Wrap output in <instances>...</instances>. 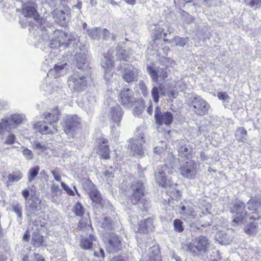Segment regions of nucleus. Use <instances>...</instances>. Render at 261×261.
<instances>
[{
	"mask_svg": "<svg viewBox=\"0 0 261 261\" xmlns=\"http://www.w3.org/2000/svg\"><path fill=\"white\" fill-rule=\"evenodd\" d=\"M39 169V166H36L29 170L28 172V180L29 182H31L34 179L35 177L38 175Z\"/></svg>",
	"mask_w": 261,
	"mask_h": 261,
	"instance_id": "nucleus-39",
	"label": "nucleus"
},
{
	"mask_svg": "<svg viewBox=\"0 0 261 261\" xmlns=\"http://www.w3.org/2000/svg\"><path fill=\"white\" fill-rule=\"evenodd\" d=\"M90 193L91 194L89 195V196L92 201L98 204L99 206H104L107 201L106 199L101 198L100 194L97 190L90 192Z\"/></svg>",
	"mask_w": 261,
	"mask_h": 261,
	"instance_id": "nucleus-27",
	"label": "nucleus"
},
{
	"mask_svg": "<svg viewBox=\"0 0 261 261\" xmlns=\"http://www.w3.org/2000/svg\"><path fill=\"white\" fill-rule=\"evenodd\" d=\"M61 186L68 194L70 196H73L74 195V193L73 190L65 183L61 182Z\"/></svg>",
	"mask_w": 261,
	"mask_h": 261,
	"instance_id": "nucleus-50",
	"label": "nucleus"
},
{
	"mask_svg": "<svg viewBox=\"0 0 261 261\" xmlns=\"http://www.w3.org/2000/svg\"><path fill=\"white\" fill-rule=\"evenodd\" d=\"M172 43L177 46H184L187 44L188 39L176 36L173 39Z\"/></svg>",
	"mask_w": 261,
	"mask_h": 261,
	"instance_id": "nucleus-42",
	"label": "nucleus"
},
{
	"mask_svg": "<svg viewBox=\"0 0 261 261\" xmlns=\"http://www.w3.org/2000/svg\"><path fill=\"white\" fill-rule=\"evenodd\" d=\"M161 255L158 247L153 246L149 249L148 256L147 259H142L141 261H161Z\"/></svg>",
	"mask_w": 261,
	"mask_h": 261,
	"instance_id": "nucleus-25",
	"label": "nucleus"
},
{
	"mask_svg": "<svg viewBox=\"0 0 261 261\" xmlns=\"http://www.w3.org/2000/svg\"><path fill=\"white\" fill-rule=\"evenodd\" d=\"M217 96L220 100H221L224 102H228L229 99H230V97L226 92H218L217 94Z\"/></svg>",
	"mask_w": 261,
	"mask_h": 261,
	"instance_id": "nucleus-47",
	"label": "nucleus"
},
{
	"mask_svg": "<svg viewBox=\"0 0 261 261\" xmlns=\"http://www.w3.org/2000/svg\"><path fill=\"white\" fill-rule=\"evenodd\" d=\"M32 241L33 242L34 246L39 247L43 242V237L38 233H34L33 234Z\"/></svg>",
	"mask_w": 261,
	"mask_h": 261,
	"instance_id": "nucleus-36",
	"label": "nucleus"
},
{
	"mask_svg": "<svg viewBox=\"0 0 261 261\" xmlns=\"http://www.w3.org/2000/svg\"><path fill=\"white\" fill-rule=\"evenodd\" d=\"M113 76V69L104 70V79L107 81H110Z\"/></svg>",
	"mask_w": 261,
	"mask_h": 261,
	"instance_id": "nucleus-53",
	"label": "nucleus"
},
{
	"mask_svg": "<svg viewBox=\"0 0 261 261\" xmlns=\"http://www.w3.org/2000/svg\"><path fill=\"white\" fill-rule=\"evenodd\" d=\"M257 224L256 222L251 223L245 228V232L249 235H254L257 232Z\"/></svg>",
	"mask_w": 261,
	"mask_h": 261,
	"instance_id": "nucleus-35",
	"label": "nucleus"
},
{
	"mask_svg": "<svg viewBox=\"0 0 261 261\" xmlns=\"http://www.w3.org/2000/svg\"><path fill=\"white\" fill-rule=\"evenodd\" d=\"M51 173L52 174L53 176H54V179L58 181H60L61 180V177L60 175L59 172L57 170H51L50 171Z\"/></svg>",
	"mask_w": 261,
	"mask_h": 261,
	"instance_id": "nucleus-61",
	"label": "nucleus"
},
{
	"mask_svg": "<svg viewBox=\"0 0 261 261\" xmlns=\"http://www.w3.org/2000/svg\"><path fill=\"white\" fill-rule=\"evenodd\" d=\"M145 141L142 136H138L137 137L132 138L128 145L130 147L132 152L134 155H137L142 157L144 154V150L143 145Z\"/></svg>",
	"mask_w": 261,
	"mask_h": 261,
	"instance_id": "nucleus-14",
	"label": "nucleus"
},
{
	"mask_svg": "<svg viewBox=\"0 0 261 261\" xmlns=\"http://www.w3.org/2000/svg\"><path fill=\"white\" fill-rule=\"evenodd\" d=\"M98 151L101 158L105 159L110 158V150L108 146V141L103 138H99L97 139Z\"/></svg>",
	"mask_w": 261,
	"mask_h": 261,
	"instance_id": "nucleus-20",
	"label": "nucleus"
},
{
	"mask_svg": "<svg viewBox=\"0 0 261 261\" xmlns=\"http://www.w3.org/2000/svg\"><path fill=\"white\" fill-rule=\"evenodd\" d=\"M22 153L24 156L28 160H32L33 158L32 151L28 148L24 149L22 151Z\"/></svg>",
	"mask_w": 261,
	"mask_h": 261,
	"instance_id": "nucleus-51",
	"label": "nucleus"
},
{
	"mask_svg": "<svg viewBox=\"0 0 261 261\" xmlns=\"http://www.w3.org/2000/svg\"><path fill=\"white\" fill-rule=\"evenodd\" d=\"M41 39L43 42H50L49 45L51 48H57L62 46L67 47L73 43H76V38L72 35L59 30H54L51 26L45 28L40 26V28ZM40 33V32H39Z\"/></svg>",
	"mask_w": 261,
	"mask_h": 261,
	"instance_id": "nucleus-2",
	"label": "nucleus"
},
{
	"mask_svg": "<svg viewBox=\"0 0 261 261\" xmlns=\"http://www.w3.org/2000/svg\"><path fill=\"white\" fill-rule=\"evenodd\" d=\"M101 66L103 70H109L113 68V63L110 57L104 56L101 59Z\"/></svg>",
	"mask_w": 261,
	"mask_h": 261,
	"instance_id": "nucleus-31",
	"label": "nucleus"
},
{
	"mask_svg": "<svg viewBox=\"0 0 261 261\" xmlns=\"http://www.w3.org/2000/svg\"><path fill=\"white\" fill-rule=\"evenodd\" d=\"M146 226L148 229V231L152 230L153 228V220L151 218H148L147 219L144 220Z\"/></svg>",
	"mask_w": 261,
	"mask_h": 261,
	"instance_id": "nucleus-60",
	"label": "nucleus"
},
{
	"mask_svg": "<svg viewBox=\"0 0 261 261\" xmlns=\"http://www.w3.org/2000/svg\"><path fill=\"white\" fill-rule=\"evenodd\" d=\"M81 123V118L77 115H68L64 117L61 124L65 133L69 136L73 137L76 129Z\"/></svg>",
	"mask_w": 261,
	"mask_h": 261,
	"instance_id": "nucleus-10",
	"label": "nucleus"
},
{
	"mask_svg": "<svg viewBox=\"0 0 261 261\" xmlns=\"http://www.w3.org/2000/svg\"><path fill=\"white\" fill-rule=\"evenodd\" d=\"M144 109L143 105H140L139 106H136L134 110V114L135 116H140Z\"/></svg>",
	"mask_w": 261,
	"mask_h": 261,
	"instance_id": "nucleus-52",
	"label": "nucleus"
},
{
	"mask_svg": "<svg viewBox=\"0 0 261 261\" xmlns=\"http://www.w3.org/2000/svg\"><path fill=\"white\" fill-rule=\"evenodd\" d=\"M60 115V112L58 107H56L54 108L51 112H49L46 115H45V119L46 121L48 123L55 124V123L58 121L59 116Z\"/></svg>",
	"mask_w": 261,
	"mask_h": 261,
	"instance_id": "nucleus-28",
	"label": "nucleus"
},
{
	"mask_svg": "<svg viewBox=\"0 0 261 261\" xmlns=\"http://www.w3.org/2000/svg\"><path fill=\"white\" fill-rule=\"evenodd\" d=\"M66 63L55 64L54 68H51L47 73L48 76H51L54 78H58L64 74L66 72Z\"/></svg>",
	"mask_w": 261,
	"mask_h": 261,
	"instance_id": "nucleus-22",
	"label": "nucleus"
},
{
	"mask_svg": "<svg viewBox=\"0 0 261 261\" xmlns=\"http://www.w3.org/2000/svg\"><path fill=\"white\" fill-rule=\"evenodd\" d=\"M154 119L159 125L165 124L169 126L173 121V115L170 112H162L161 108L157 106L154 110Z\"/></svg>",
	"mask_w": 261,
	"mask_h": 261,
	"instance_id": "nucleus-11",
	"label": "nucleus"
},
{
	"mask_svg": "<svg viewBox=\"0 0 261 261\" xmlns=\"http://www.w3.org/2000/svg\"><path fill=\"white\" fill-rule=\"evenodd\" d=\"M246 4L251 8L258 7L261 5V0H245Z\"/></svg>",
	"mask_w": 261,
	"mask_h": 261,
	"instance_id": "nucleus-45",
	"label": "nucleus"
},
{
	"mask_svg": "<svg viewBox=\"0 0 261 261\" xmlns=\"http://www.w3.org/2000/svg\"><path fill=\"white\" fill-rule=\"evenodd\" d=\"M55 18L56 21L61 25H64L66 22L67 15L63 10H57L55 12Z\"/></svg>",
	"mask_w": 261,
	"mask_h": 261,
	"instance_id": "nucleus-32",
	"label": "nucleus"
},
{
	"mask_svg": "<svg viewBox=\"0 0 261 261\" xmlns=\"http://www.w3.org/2000/svg\"><path fill=\"white\" fill-rule=\"evenodd\" d=\"M34 127L42 134H50L57 132V128L55 124L46 121L38 122L34 124Z\"/></svg>",
	"mask_w": 261,
	"mask_h": 261,
	"instance_id": "nucleus-19",
	"label": "nucleus"
},
{
	"mask_svg": "<svg viewBox=\"0 0 261 261\" xmlns=\"http://www.w3.org/2000/svg\"><path fill=\"white\" fill-rule=\"evenodd\" d=\"M133 92L128 88H123L119 95V101L124 106L129 108L134 101Z\"/></svg>",
	"mask_w": 261,
	"mask_h": 261,
	"instance_id": "nucleus-17",
	"label": "nucleus"
},
{
	"mask_svg": "<svg viewBox=\"0 0 261 261\" xmlns=\"http://www.w3.org/2000/svg\"><path fill=\"white\" fill-rule=\"evenodd\" d=\"M73 211L76 216L81 217L84 213V208L80 202L75 204L73 208Z\"/></svg>",
	"mask_w": 261,
	"mask_h": 261,
	"instance_id": "nucleus-41",
	"label": "nucleus"
},
{
	"mask_svg": "<svg viewBox=\"0 0 261 261\" xmlns=\"http://www.w3.org/2000/svg\"><path fill=\"white\" fill-rule=\"evenodd\" d=\"M247 136V132L243 127H239L237 128L235 137L236 140L239 142H244L247 140L246 137Z\"/></svg>",
	"mask_w": 261,
	"mask_h": 261,
	"instance_id": "nucleus-29",
	"label": "nucleus"
},
{
	"mask_svg": "<svg viewBox=\"0 0 261 261\" xmlns=\"http://www.w3.org/2000/svg\"><path fill=\"white\" fill-rule=\"evenodd\" d=\"M101 226L103 228L110 229L111 227V219L107 217H105Z\"/></svg>",
	"mask_w": 261,
	"mask_h": 261,
	"instance_id": "nucleus-46",
	"label": "nucleus"
},
{
	"mask_svg": "<svg viewBox=\"0 0 261 261\" xmlns=\"http://www.w3.org/2000/svg\"><path fill=\"white\" fill-rule=\"evenodd\" d=\"M211 242L204 236L196 237L193 243H190L186 245V251L194 256H199L207 253L210 250Z\"/></svg>",
	"mask_w": 261,
	"mask_h": 261,
	"instance_id": "nucleus-5",
	"label": "nucleus"
},
{
	"mask_svg": "<svg viewBox=\"0 0 261 261\" xmlns=\"http://www.w3.org/2000/svg\"><path fill=\"white\" fill-rule=\"evenodd\" d=\"M15 140V136L13 134H10L7 137L5 141V143L7 144H12L14 143Z\"/></svg>",
	"mask_w": 261,
	"mask_h": 261,
	"instance_id": "nucleus-59",
	"label": "nucleus"
},
{
	"mask_svg": "<svg viewBox=\"0 0 261 261\" xmlns=\"http://www.w3.org/2000/svg\"><path fill=\"white\" fill-rule=\"evenodd\" d=\"M117 56L120 58V60H127V56L126 55V51L124 49H121L118 50Z\"/></svg>",
	"mask_w": 261,
	"mask_h": 261,
	"instance_id": "nucleus-54",
	"label": "nucleus"
},
{
	"mask_svg": "<svg viewBox=\"0 0 261 261\" xmlns=\"http://www.w3.org/2000/svg\"><path fill=\"white\" fill-rule=\"evenodd\" d=\"M138 70L132 65L125 67L122 72V79L127 83L137 81L138 78Z\"/></svg>",
	"mask_w": 261,
	"mask_h": 261,
	"instance_id": "nucleus-18",
	"label": "nucleus"
},
{
	"mask_svg": "<svg viewBox=\"0 0 261 261\" xmlns=\"http://www.w3.org/2000/svg\"><path fill=\"white\" fill-rule=\"evenodd\" d=\"M101 29L93 28L87 30L88 36L92 39L99 40L100 38Z\"/></svg>",
	"mask_w": 261,
	"mask_h": 261,
	"instance_id": "nucleus-34",
	"label": "nucleus"
},
{
	"mask_svg": "<svg viewBox=\"0 0 261 261\" xmlns=\"http://www.w3.org/2000/svg\"><path fill=\"white\" fill-rule=\"evenodd\" d=\"M22 177V173L20 170L13 171L8 175L7 186L9 182H17Z\"/></svg>",
	"mask_w": 261,
	"mask_h": 261,
	"instance_id": "nucleus-30",
	"label": "nucleus"
},
{
	"mask_svg": "<svg viewBox=\"0 0 261 261\" xmlns=\"http://www.w3.org/2000/svg\"><path fill=\"white\" fill-rule=\"evenodd\" d=\"M174 229L176 232H181L183 231L184 228L183 226V222L178 219H176L173 221Z\"/></svg>",
	"mask_w": 261,
	"mask_h": 261,
	"instance_id": "nucleus-43",
	"label": "nucleus"
},
{
	"mask_svg": "<svg viewBox=\"0 0 261 261\" xmlns=\"http://www.w3.org/2000/svg\"><path fill=\"white\" fill-rule=\"evenodd\" d=\"M23 114H14L6 116L0 120V135L16 128L25 118Z\"/></svg>",
	"mask_w": 261,
	"mask_h": 261,
	"instance_id": "nucleus-6",
	"label": "nucleus"
},
{
	"mask_svg": "<svg viewBox=\"0 0 261 261\" xmlns=\"http://www.w3.org/2000/svg\"><path fill=\"white\" fill-rule=\"evenodd\" d=\"M102 239L110 253L117 252L121 248L122 239L115 233L106 232L103 234Z\"/></svg>",
	"mask_w": 261,
	"mask_h": 261,
	"instance_id": "nucleus-9",
	"label": "nucleus"
},
{
	"mask_svg": "<svg viewBox=\"0 0 261 261\" xmlns=\"http://www.w3.org/2000/svg\"><path fill=\"white\" fill-rule=\"evenodd\" d=\"M25 204L27 216L30 217V219L40 210L39 203L37 201L30 199L25 203Z\"/></svg>",
	"mask_w": 261,
	"mask_h": 261,
	"instance_id": "nucleus-23",
	"label": "nucleus"
},
{
	"mask_svg": "<svg viewBox=\"0 0 261 261\" xmlns=\"http://www.w3.org/2000/svg\"><path fill=\"white\" fill-rule=\"evenodd\" d=\"M22 195L24 197V198L25 199V203H26L28 201H29L28 199L29 196L30 195L29 190L28 189H24L22 191Z\"/></svg>",
	"mask_w": 261,
	"mask_h": 261,
	"instance_id": "nucleus-63",
	"label": "nucleus"
},
{
	"mask_svg": "<svg viewBox=\"0 0 261 261\" xmlns=\"http://www.w3.org/2000/svg\"><path fill=\"white\" fill-rule=\"evenodd\" d=\"M123 113L122 109L117 104L110 106L108 109V117L113 123L111 128V133L113 135L116 136L119 134L117 127L120 125Z\"/></svg>",
	"mask_w": 261,
	"mask_h": 261,
	"instance_id": "nucleus-7",
	"label": "nucleus"
},
{
	"mask_svg": "<svg viewBox=\"0 0 261 261\" xmlns=\"http://www.w3.org/2000/svg\"><path fill=\"white\" fill-rule=\"evenodd\" d=\"M149 231L146 226L145 221H141L139 224L138 232L140 233H146Z\"/></svg>",
	"mask_w": 261,
	"mask_h": 261,
	"instance_id": "nucleus-48",
	"label": "nucleus"
},
{
	"mask_svg": "<svg viewBox=\"0 0 261 261\" xmlns=\"http://www.w3.org/2000/svg\"><path fill=\"white\" fill-rule=\"evenodd\" d=\"M98 250H99V254H98V253L96 251H94V256H95V257H96L97 258H100L101 259H102V260L104 261V258H105L104 251L101 248H99Z\"/></svg>",
	"mask_w": 261,
	"mask_h": 261,
	"instance_id": "nucleus-56",
	"label": "nucleus"
},
{
	"mask_svg": "<svg viewBox=\"0 0 261 261\" xmlns=\"http://www.w3.org/2000/svg\"><path fill=\"white\" fill-rule=\"evenodd\" d=\"M33 147L38 150L39 154L44 153L48 148L44 143L38 141H36L34 143Z\"/></svg>",
	"mask_w": 261,
	"mask_h": 261,
	"instance_id": "nucleus-37",
	"label": "nucleus"
},
{
	"mask_svg": "<svg viewBox=\"0 0 261 261\" xmlns=\"http://www.w3.org/2000/svg\"><path fill=\"white\" fill-rule=\"evenodd\" d=\"M165 164H161L157 166L154 171V178L155 181L160 186L167 188L171 186L170 181L166 178V172L169 174L173 171L168 170V166H170L171 169H173L176 166L178 161L174 158L172 154H169V156L166 160Z\"/></svg>",
	"mask_w": 261,
	"mask_h": 261,
	"instance_id": "nucleus-3",
	"label": "nucleus"
},
{
	"mask_svg": "<svg viewBox=\"0 0 261 261\" xmlns=\"http://www.w3.org/2000/svg\"><path fill=\"white\" fill-rule=\"evenodd\" d=\"M62 190L59 188L58 185L53 184L51 186L50 193L52 197V201L57 202V200L55 199L56 197L61 195Z\"/></svg>",
	"mask_w": 261,
	"mask_h": 261,
	"instance_id": "nucleus-33",
	"label": "nucleus"
},
{
	"mask_svg": "<svg viewBox=\"0 0 261 261\" xmlns=\"http://www.w3.org/2000/svg\"><path fill=\"white\" fill-rule=\"evenodd\" d=\"M24 0H16V2L20 3L22 7V13L25 17L34 18V22H29V25L34 27L37 26V29L40 30V23H42L44 20L40 19L39 15L37 12V5L36 3L32 1L24 2Z\"/></svg>",
	"mask_w": 261,
	"mask_h": 261,
	"instance_id": "nucleus-4",
	"label": "nucleus"
},
{
	"mask_svg": "<svg viewBox=\"0 0 261 261\" xmlns=\"http://www.w3.org/2000/svg\"><path fill=\"white\" fill-rule=\"evenodd\" d=\"M12 207L13 211L17 215V217L21 219L22 217V208L21 205L19 202L16 201L13 202Z\"/></svg>",
	"mask_w": 261,
	"mask_h": 261,
	"instance_id": "nucleus-38",
	"label": "nucleus"
},
{
	"mask_svg": "<svg viewBox=\"0 0 261 261\" xmlns=\"http://www.w3.org/2000/svg\"><path fill=\"white\" fill-rule=\"evenodd\" d=\"M85 190L89 195L90 194H91L90 192H93V191H95V190H96V189L95 188V185L93 183L90 182L86 184L85 187Z\"/></svg>",
	"mask_w": 261,
	"mask_h": 261,
	"instance_id": "nucleus-55",
	"label": "nucleus"
},
{
	"mask_svg": "<svg viewBox=\"0 0 261 261\" xmlns=\"http://www.w3.org/2000/svg\"><path fill=\"white\" fill-rule=\"evenodd\" d=\"M178 95V92L176 90H173L169 92L168 96L170 98H175Z\"/></svg>",
	"mask_w": 261,
	"mask_h": 261,
	"instance_id": "nucleus-64",
	"label": "nucleus"
},
{
	"mask_svg": "<svg viewBox=\"0 0 261 261\" xmlns=\"http://www.w3.org/2000/svg\"><path fill=\"white\" fill-rule=\"evenodd\" d=\"M194 110L197 115L203 116L208 113L210 106L200 97H195L191 101Z\"/></svg>",
	"mask_w": 261,
	"mask_h": 261,
	"instance_id": "nucleus-13",
	"label": "nucleus"
},
{
	"mask_svg": "<svg viewBox=\"0 0 261 261\" xmlns=\"http://www.w3.org/2000/svg\"><path fill=\"white\" fill-rule=\"evenodd\" d=\"M86 76L76 71L69 77L68 86L70 90L73 92H80L83 90L87 86V83Z\"/></svg>",
	"mask_w": 261,
	"mask_h": 261,
	"instance_id": "nucleus-8",
	"label": "nucleus"
},
{
	"mask_svg": "<svg viewBox=\"0 0 261 261\" xmlns=\"http://www.w3.org/2000/svg\"><path fill=\"white\" fill-rule=\"evenodd\" d=\"M260 205V201L255 198H251L246 204L240 200L236 201L231 211L232 213L236 214L233 223L236 225H241L245 223L248 217L250 219H259L260 214L257 208Z\"/></svg>",
	"mask_w": 261,
	"mask_h": 261,
	"instance_id": "nucleus-1",
	"label": "nucleus"
},
{
	"mask_svg": "<svg viewBox=\"0 0 261 261\" xmlns=\"http://www.w3.org/2000/svg\"><path fill=\"white\" fill-rule=\"evenodd\" d=\"M180 14L181 15V19L186 23H189L193 21V17L186 12L182 11Z\"/></svg>",
	"mask_w": 261,
	"mask_h": 261,
	"instance_id": "nucleus-44",
	"label": "nucleus"
},
{
	"mask_svg": "<svg viewBox=\"0 0 261 261\" xmlns=\"http://www.w3.org/2000/svg\"><path fill=\"white\" fill-rule=\"evenodd\" d=\"M111 261H128V258L124 256L119 255L112 258Z\"/></svg>",
	"mask_w": 261,
	"mask_h": 261,
	"instance_id": "nucleus-62",
	"label": "nucleus"
},
{
	"mask_svg": "<svg viewBox=\"0 0 261 261\" xmlns=\"http://www.w3.org/2000/svg\"><path fill=\"white\" fill-rule=\"evenodd\" d=\"M221 2V0H204L205 5L208 7L217 5Z\"/></svg>",
	"mask_w": 261,
	"mask_h": 261,
	"instance_id": "nucleus-58",
	"label": "nucleus"
},
{
	"mask_svg": "<svg viewBox=\"0 0 261 261\" xmlns=\"http://www.w3.org/2000/svg\"><path fill=\"white\" fill-rule=\"evenodd\" d=\"M147 71L151 77L152 81L155 83H158L159 80L163 82L168 76L167 68H154L148 65Z\"/></svg>",
	"mask_w": 261,
	"mask_h": 261,
	"instance_id": "nucleus-15",
	"label": "nucleus"
},
{
	"mask_svg": "<svg viewBox=\"0 0 261 261\" xmlns=\"http://www.w3.org/2000/svg\"><path fill=\"white\" fill-rule=\"evenodd\" d=\"M179 155L182 158H191L192 156V148L187 143L185 144V142L180 143V146L178 149Z\"/></svg>",
	"mask_w": 261,
	"mask_h": 261,
	"instance_id": "nucleus-24",
	"label": "nucleus"
},
{
	"mask_svg": "<svg viewBox=\"0 0 261 261\" xmlns=\"http://www.w3.org/2000/svg\"><path fill=\"white\" fill-rule=\"evenodd\" d=\"M102 174L106 180L108 181V184H110L109 181H111L114 176V173L112 171L107 170L102 172Z\"/></svg>",
	"mask_w": 261,
	"mask_h": 261,
	"instance_id": "nucleus-49",
	"label": "nucleus"
},
{
	"mask_svg": "<svg viewBox=\"0 0 261 261\" xmlns=\"http://www.w3.org/2000/svg\"><path fill=\"white\" fill-rule=\"evenodd\" d=\"M154 30H155V35L156 36V38H158V39L162 38L163 37L162 33L164 31V29L156 26Z\"/></svg>",
	"mask_w": 261,
	"mask_h": 261,
	"instance_id": "nucleus-57",
	"label": "nucleus"
},
{
	"mask_svg": "<svg viewBox=\"0 0 261 261\" xmlns=\"http://www.w3.org/2000/svg\"><path fill=\"white\" fill-rule=\"evenodd\" d=\"M161 87H156L153 86L151 90V96L153 98V101L158 103L159 99L160 97V92L162 91Z\"/></svg>",
	"mask_w": 261,
	"mask_h": 261,
	"instance_id": "nucleus-40",
	"label": "nucleus"
},
{
	"mask_svg": "<svg viewBox=\"0 0 261 261\" xmlns=\"http://www.w3.org/2000/svg\"><path fill=\"white\" fill-rule=\"evenodd\" d=\"M96 238L93 234L83 238L81 241V246L84 249H90L92 248L94 242H96Z\"/></svg>",
	"mask_w": 261,
	"mask_h": 261,
	"instance_id": "nucleus-26",
	"label": "nucleus"
},
{
	"mask_svg": "<svg viewBox=\"0 0 261 261\" xmlns=\"http://www.w3.org/2000/svg\"><path fill=\"white\" fill-rule=\"evenodd\" d=\"M196 164L189 161L185 163L180 169V173L182 176L192 179L194 178L196 174Z\"/></svg>",
	"mask_w": 261,
	"mask_h": 261,
	"instance_id": "nucleus-16",
	"label": "nucleus"
},
{
	"mask_svg": "<svg viewBox=\"0 0 261 261\" xmlns=\"http://www.w3.org/2000/svg\"><path fill=\"white\" fill-rule=\"evenodd\" d=\"M86 50L81 48H76L75 59L78 68L82 69L87 66Z\"/></svg>",
	"mask_w": 261,
	"mask_h": 261,
	"instance_id": "nucleus-21",
	"label": "nucleus"
},
{
	"mask_svg": "<svg viewBox=\"0 0 261 261\" xmlns=\"http://www.w3.org/2000/svg\"><path fill=\"white\" fill-rule=\"evenodd\" d=\"M144 189L143 182L142 181H134L132 184V194L130 200L132 203L137 204L144 196Z\"/></svg>",
	"mask_w": 261,
	"mask_h": 261,
	"instance_id": "nucleus-12",
	"label": "nucleus"
}]
</instances>
